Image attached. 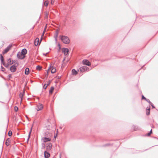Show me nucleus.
Returning <instances> with one entry per match:
<instances>
[{"mask_svg":"<svg viewBox=\"0 0 158 158\" xmlns=\"http://www.w3.org/2000/svg\"><path fill=\"white\" fill-rule=\"evenodd\" d=\"M60 39L63 43L65 44H68L70 42L69 38L67 36L60 35Z\"/></svg>","mask_w":158,"mask_h":158,"instance_id":"1","label":"nucleus"},{"mask_svg":"<svg viewBox=\"0 0 158 158\" xmlns=\"http://www.w3.org/2000/svg\"><path fill=\"white\" fill-rule=\"evenodd\" d=\"M89 70L88 67L86 66H84L81 67L79 69L78 71H80L81 72L83 73L85 71H89Z\"/></svg>","mask_w":158,"mask_h":158,"instance_id":"2","label":"nucleus"},{"mask_svg":"<svg viewBox=\"0 0 158 158\" xmlns=\"http://www.w3.org/2000/svg\"><path fill=\"white\" fill-rule=\"evenodd\" d=\"M82 63L83 65L89 66H90L91 64L90 62L87 59H84L82 61Z\"/></svg>","mask_w":158,"mask_h":158,"instance_id":"3","label":"nucleus"},{"mask_svg":"<svg viewBox=\"0 0 158 158\" xmlns=\"http://www.w3.org/2000/svg\"><path fill=\"white\" fill-rule=\"evenodd\" d=\"M17 56L18 59L21 60L23 59L26 57V56H23V54H21V52H18Z\"/></svg>","mask_w":158,"mask_h":158,"instance_id":"4","label":"nucleus"},{"mask_svg":"<svg viewBox=\"0 0 158 158\" xmlns=\"http://www.w3.org/2000/svg\"><path fill=\"white\" fill-rule=\"evenodd\" d=\"M46 149L47 151L50 150L52 149V144L51 143H46Z\"/></svg>","mask_w":158,"mask_h":158,"instance_id":"5","label":"nucleus"},{"mask_svg":"<svg viewBox=\"0 0 158 158\" xmlns=\"http://www.w3.org/2000/svg\"><path fill=\"white\" fill-rule=\"evenodd\" d=\"M42 39H41V40L40 41L39 38H36L34 41V44L35 46H37L38 45L40 44L41 43Z\"/></svg>","mask_w":158,"mask_h":158,"instance_id":"6","label":"nucleus"},{"mask_svg":"<svg viewBox=\"0 0 158 158\" xmlns=\"http://www.w3.org/2000/svg\"><path fill=\"white\" fill-rule=\"evenodd\" d=\"M50 69H51V72L52 73H55L56 71V69L54 67L52 66L51 64H50V66L49 68L48 69V71Z\"/></svg>","mask_w":158,"mask_h":158,"instance_id":"7","label":"nucleus"},{"mask_svg":"<svg viewBox=\"0 0 158 158\" xmlns=\"http://www.w3.org/2000/svg\"><path fill=\"white\" fill-rule=\"evenodd\" d=\"M44 135L45 137L50 138L52 136L51 132L50 131H46L44 132Z\"/></svg>","mask_w":158,"mask_h":158,"instance_id":"8","label":"nucleus"},{"mask_svg":"<svg viewBox=\"0 0 158 158\" xmlns=\"http://www.w3.org/2000/svg\"><path fill=\"white\" fill-rule=\"evenodd\" d=\"M62 52H63L64 55L66 56L68 54L69 52V49L67 48H63L62 50Z\"/></svg>","mask_w":158,"mask_h":158,"instance_id":"9","label":"nucleus"},{"mask_svg":"<svg viewBox=\"0 0 158 158\" xmlns=\"http://www.w3.org/2000/svg\"><path fill=\"white\" fill-rule=\"evenodd\" d=\"M42 140H43L44 143H45L50 141L51 139L50 138L44 137L42 138Z\"/></svg>","mask_w":158,"mask_h":158,"instance_id":"10","label":"nucleus"},{"mask_svg":"<svg viewBox=\"0 0 158 158\" xmlns=\"http://www.w3.org/2000/svg\"><path fill=\"white\" fill-rule=\"evenodd\" d=\"M16 69V67L14 65H12L10 68V70L12 72H15Z\"/></svg>","mask_w":158,"mask_h":158,"instance_id":"11","label":"nucleus"},{"mask_svg":"<svg viewBox=\"0 0 158 158\" xmlns=\"http://www.w3.org/2000/svg\"><path fill=\"white\" fill-rule=\"evenodd\" d=\"M50 154L47 151L44 152V157L45 158H48L50 156Z\"/></svg>","mask_w":158,"mask_h":158,"instance_id":"12","label":"nucleus"},{"mask_svg":"<svg viewBox=\"0 0 158 158\" xmlns=\"http://www.w3.org/2000/svg\"><path fill=\"white\" fill-rule=\"evenodd\" d=\"M39 105H38L37 106V108L36 109V110L37 111H39L42 110L43 107L42 104L39 103Z\"/></svg>","mask_w":158,"mask_h":158,"instance_id":"13","label":"nucleus"},{"mask_svg":"<svg viewBox=\"0 0 158 158\" xmlns=\"http://www.w3.org/2000/svg\"><path fill=\"white\" fill-rule=\"evenodd\" d=\"M25 93V91L24 90H23V93H20L19 94V97L21 98V102L23 100V96L24 95Z\"/></svg>","mask_w":158,"mask_h":158,"instance_id":"14","label":"nucleus"},{"mask_svg":"<svg viewBox=\"0 0 158 158\" xmlns=\"http://www.w3.org/2000/svg\"><path fill=\"white\" fill-rule=\"evenodd\" d=\"M21 53L23 54V56H26V54L27 53V51L26 48L23 49L22 50Z\"/></svg>","mask_w":158,"mask_h":158,"instance_id":"15","label":"nucleus"},{"mask_svg":"<svg viewBox=\"0 0 158 158\" xmlns=\"http://www.w3.org/2000/svg\"><path fill=\"white\" fill-rule=\"evenodd\" d=\"M47 24L46 25V26L45 27H44V30L43 31V33H42V35L41 36V39H42L44 37V34L45 32L46 31V29H47Z\"/></svg>","mask_w":158,"mask_h":158,"instance_id":"16","label":"nucleus"},{"mask_svg":"<svg viewBox=\"0 0 158 158\" xmlns=\"http://www.w3.org/2000/svg\"><path fill=\"white\" fill-rule=\"evenodd\" d=\"M72 74L73 75H76L77 73V72L75 69H73L72 70Z\"/></svg>","mask_w":158,"mask_h":158,"instance_id":"17","label":"nucleus"},{"mask_svg":"<svg viewBox=\"0 0 158 158\" xmlns=\"http://www.w3.org/2000/svg\"><path fill=\"white\" fill-rule=\"evenodd\" d=\"M25 74L28 75L29 73V69L28 68H27L25 69Z\"/></svg>","mask_w":158,"mask_h":158,"instance_id":"18","label":"nucleus"},{"mask_svg":"<svg viewBox=\"0 0 158 158\" xmlns=\"http://www.w3.org/2000/svg\"><path fill=\"white\" fill-rule=\"evenodd\" d=\"M32 126L31 127V128L30 129V131H29V132L28 137V138L27 139V142L28 141V140L30 137L31 134V133L32 130Z\"/></svg>","mask_w":158,"mask_h":158,"instance_id":"19","label":"nucleus"},{"mask_svg":"<svg viewBox=\"0 0 158 158\" xmlns=\"http://www.w3.org/2000/svg\"><path fill=\"white\" fill-rule=\"evenodd\" d=\"M132 128L133 129V131H135L137 130L138 129L139 127L137 126L133 125L132 127Z\"/></svg>","mask_w":158,"mask_h":158,"instance_id":"20","label":"nucleus"},{"mask_svg":"<svg viewBox=\"0 0 158 158\" xmlns=\"http://www.w3.org/2000/svg\"><path fill=\"white\" fill-rule=\"evenodd\" d=\"M147 102L152 106V108H155V106H154L152 103L150 101L149 99L148 100V101Z\"/></svg>","mask_w":158,"mask_h":158,"instance_id":"21","label":"nucleus"},{"mask_svg":"<svg viewBox=\"0 0 158 158\" xmlns=\"http://www.w3.org/2000/svg\"><path fill=\"white\" fill-rule=\"evenodd\" d=\"M10 141V139L9 138H8L6 139L5 143V144L6 146H8L9 145Z\"/></svg>","mask_w":158,"mask_h":158,"instance_id":"22","label":"nucleus"},{"mask_svg":"<svg viewBox=\"0 0 158 158\" xmlns=\"http://www.w3.org/2000/svg\"><path fill=\"white\" fill-rule=\"evenodd\" d=\"M54 87L52 86L51 87L50 90H49V93L50 94H52L53 93V90L54 89Z\"/></svg>","mask_w":158,"mask_h":158,"instance_id":"23","label":"nucleus"},{"mask_svg":"<svg viewBox=\"0 0 158 158\" xmlns=\"http://www.w3.org/2000/svg\"><path fill=\"white\" fill-rule=\"evenodd\" d=\"M7 64H9V65H11L13 64V63L11 62V58H9L8 59L7 61Z\"/></svg>","mask_w":158,"mask_h":158,"instance_id":"24","label":"nucleus"},{"mask_svg":"<svg viewBox=\"0 0 158 158\" xmlns=\"http://www.w3.org/2000/svg\"><path fill=\"white\" fill-rule=\"evenodd\" d=\"M51 129V126L50 125L48 124L45 127V129L46 130H50Z\"/></svg>","mask_w":158,"mask_h":158,"instance_id":"25","label":"nucleus"},{"mask_svg":"<svg viewBox=\"0 0 158 158\" xmlns=\"http://www.w3.org/2000/svg\"><path fill=\"white\" fill-rule=\"evenodd\" d=\"M9 51L7 49V48H5V49L2 52V53L4 54L7 53Z\"/></svg>","mask_w":158,"mask_h":158,"instance_id":"26","label":"nucleus"},{"mask_svg":"<svg viewBox=\"0 0 158 158\" xmlns=\"http://www.w3.org/2000/svg\"><path fill=\"white\" fill-rule=\"evenodd\" d=\"M58 33H59V32L58 31H56V33L55 34V35L54 36V38H56L58 36Z\"/></svg>","mask_w":158,"mask_h":158,"instance_id":"27","label":"nucleus"},{"mask_svg":"<svg viewBox=\"0 0 158 158\" xmlns=\"http://www.w3.org/2000/svg\"><path fill=\"white\" fill-rule=\"evenodd\" d=\"M12 47V44H10L9 45H8L7 47H6V48H7V49L9 51L11 48Z\"/></svg>","mask_w":158,"mask_h":158,"instance_id":"28","label":"nucleus"},{"mask_svg":"<svg viewBox=\"0 0 158 158\" xmlns=\"http://www.w3.org/2000/svg\"><path fill=\"white\" fill-rule=\"evenodd\" d=\"M110 145V143H107V144H104V145H103L102 146H99L98 147H107V146H109V145Z\"/></svg>","mask_w":158,"mask_h":158,"instance_id":"29","label":"nucleus"},{"mask_svg":"<svg viewBox=\"0 0 158 158\" xmlns=\"http://www.w3.org/2000/svg\"><path fill=\"white\" fill-rule=\"evenodd\" d=\"M142 100H145L147 101L148 100V99H147L143 94L142 95Z\"/></svg>","mask_w":158,"mask_h":158,"instance_id":"30","label":"nucleus"},{"mask_svg":"<svg viewBox=\"0 0 158 158\" xmlns=\"http://www.w3.org/2000/svg\"><path fill=\"white\" fill-rule=\"evenodd\" d=\"M44 5L45 6H47L48 4V1H46L44 2Z\"/></svg>","mask_w":158,"mask_h":158,"instance_id":"31","label":"nucleus"},{"mask_svg":"<svg viewBox=\"0 0 158 158\" xmlns=\"http://www.w3.org/2000/svg\"><path fill=\"white\" fill-rule=\"evenodd\" d=\"M0 60L1 62H2V60H4V59L2 54H0Z\"/></svg>","mask_w":158,"mask_h":158,"instance_id":"32","label":"nucleus"},{"mask_svg":"<svg viewBox=\"0 0 158 158\" xmlns=\"http://www.w3.org/2000/svg\"><path fill=\"white\" fill-rule=\"evenodd\" d=\"M45 18L46 19H48V16L49 13L47 11L45 12Z\"/></svg>","mask_w":158,"mask_h":158,"instance_id":"33","label":"nucleus"},{"mask_svg":"<svg viewBox=\"0 0 158 158\" xmlns=\"http://www.w3.org/2000/svg\"><path fill=\"white\" fill-rule=\"evenodd\" d=\"M51 82V81H49L48 83V84H46V85L45 86V88H44V89H46L47 88L48 86L50 84Z\"/></svg>","mask_w":158,"mask_h":158,"instance_id":"34","label":"nucleus"},{"mask_svg":"<svg viewBox=\"0 0 158 158\" xmlns=\"http://www.w3.org/2000/svg\"><path fill=\"white\" fill-rule=\"evenodd\" d=\"M42 67L40 65H38L36 66V69H37L40 70V69H41Z\"/></svg>","mask_w":158,"mask_h":158,"instance_id":"35","label":"nucleus"},{"mask_svg":"<svg viewBox=\"0 0 158 158\" xmlns=\"http://www.w3.org/2000/svg\"><path fill=\"white\" fill-rule=\"evenodd\" d=\"M12 132L10 130L8 132V135L9 136H10L12 135Z\"/></svg>","mask_w":158,"mask_h":158,"instance_id":"36","label":"nucleus"},{"mask_svg":"<svg viewBox=\"0 0 158 158\" xmlns=\"http://www.w3.org/2000/svg\"><path fill=\"white\" fill-rule=\"evenodd\" d=\"M12 63H13V64H17L18 65L19 64L18 63L17 61L15 60H14L13 61V62Z\"/></svg>","mask_w":158,"mask_h":158,"instance_id":"37","label":"nucleus"},{"mask_svg":"<svg viewBox=\"0 0 158 158\" xmlns=\"http://www.w3.org/2000/svg\"><path fill=\"white\" fill-rule=\"evenodd\" d=\"M58 47H59V50H58V51L59 52L60 51V50L61 49V48L60 45V44L59 43L58 44Z\"/></svg>","mask_w":158,"mask_h":158,"instance_id":"38","label":"nucleus"},{"mask_svg":"<svg viewBox=\"0 0 158 158\" xmlns=\"http://www.w3.org/2000/svg\"><path fill=\"white\" fill-rule=\"evenodd\" d=\"M1 65L3 64L4 66L6 65L5 63L4 60H2V62H1Z\"/></svg>","mask_w":158,"mask_h":158,"instance_id":"39","label":"nucleus"},{"mask_svg":"<svg viewBox=\"0 0 158 158\" xmlns=\"http://www.w3.org/2000/svg\"><path fill=\"white\" fill-rule=\"evenodd\" d=\"M42 148L43 149V148H45V144L44 143H42Z\"/></svg>","mask_w":158,"mask_h":158,"instance_id":"40","label":"nucleus"},{"mask_svg":"<svg viewBox=\"0 0 158 158\" xmlns=\"http://www.w3.org/2000/svg\"><path fill=\"white\" fill-rule=\"evenodd\" d=\"M14 110L15 111H17L18 110V108L17 106H15L14 107Z\"/></svg>","mask_w":158,"mask_h":158,"instance_id":"41","label":"nucleus"},{"mask_svg":"<svg viewBox=\"0 0 158 158\" xmlns=\"http://www.w3.org/2000/svg\"><path fill=\"white\" fill-rule=\"evenodd\" d=\"M150 114V111L146 110V114L147 115H148Z\"/></svg>","mask_w":158,"mask_h":158,"instance_id":"42","label":"nucleus"},{"mask_svg":"<svg viewBox=\"0 0 158 158\" xmlns=\"http://www.w3.org/2000/svg\"><path fill=\"white\" fill-rule=\"evenodd\" d=\"M1 69H2V71L3 72L5 70V69L2 65L1 66Z\"/></svg>","mask_w":158,"mask_h":158,"instance_id":"43","label":"nucleus"},{"mask_svg":"<svg viewBox=\"0 0 158 158\" xmlns=\"http://www.w3.org/2000/svg\"><path fill=\"white\" fill-rule=\"evenodd\" d=\"M151 134H149V132L147 134H146L145 135V136H150Z\"/></svg>","mask_w":158,"mask_h":158,"instance_id":"44","label":"nucleus"},{"mask_svg":"<svg viewBox=\"0 0 158 158\" xmlns=\"http://www.w3.org/2000/svg\"><path fill=\"white\" fill-rule=\"evenodd\" d=\"M150 107H147V109H146V110H147L148 111H150Z\"/></svg>","mask_w":158,"mask_h":158,"instance_id":"45","label":"nucleus"},{"mask_svg":"<svg viewBox=\"0 0 158 158\" xmlns=\"http://www.w3.org/2000/svg\"><path fill=\"white\" fill-rule=\"evenodd\" d=\"M10 65H9V64H6V65H5V66H4L5 67H6V68H7Z\"/></svg>","mask_w":158,"mask_h":158,"instance_id":"46","label":"nucleus"},{"mask_svg":"<svg viewBox=\"0 0 158 158\" xmlns=\"http://www.w3.org/2000/svg\"><path fill=\"white\" fill-rule=\"evenodd\" d=\"M48 53H49V52H47L46 53H43V55H44V56H47V54H48Z\"/></svg>","mask_w":158,"mask_h":158,"instance_id":"47","label":"nucleus"},{"mask_svg":"<svg viewBox=\"0 0 158 158\" xmlns=\"http://www.w3.org/2000/svg\"><path fill=\"white\" fill-rule=\"evenodd\" d=\"M57 132H58V130H57V131L56 133V135H54V138H56V137H57Z\"/></svg>","mask_w":158,"mask_h":158,"instance_id":"48","label":"nucleus"},{"mask_svg":"<svg viewBox=\"0 0 158 158\" xmlns=\"http://www.w3.org/2000/svg\"><path fill=\"white\" fill-rule=\"evenodd\" d=\"M149 134H151L152 133V129H151L150 131L149 132Z\"/></svg>","mask_w":158,"mask_h":158,"instance_id":"49","label":"nucleus"},{"mask_svg":"<svg viewBox=\"0 0 158 158\" xmlns=\"http://www.w3.org/2000/svg\"><path fill=\"white\" fill-rule=\"evenodd\" d=\"M54 2V0H51V3L52 4H53Z\"/></svg>","mask_w":158,"mask_h":158,"instance_id":"50","label":"nucleus"},{"mask_svg":"<svg viewBox=\"0 0 158 158\" xmlns=\"http://www.w3.org/2000/svg\"><path fill=\"white\" fill-rule=\"evenodd\" d=\"M8 77L9 78H12V77L11 75H8Z\"/></svg>","mask_w":158,"mask_h":158,"instance_id":"51","label":"nucleus"},{"mask_svg":"<svg viewBox=\"0 0 158 158\" xmlns=\"http://www.w3.org/2000/svg\"><path fill=\"white\" fill-rule=\"evenodd\" d=\"M46 84H45L44 85V86H43V88L44 89V88H45V87L46 86Z\"/></svg>","mask_w":158,"mask_h":158,"instance_id":"52","label":"nucleus"},{"mask_svg":"<svg viewBox=\"0 0 158 158\" xmlns=\"http://www.w3.org/2000/svg\"><path fill=\"white\" fill-rule=\"evenodd\" d=\"M48 76V72H47V73L46 74V76L47 77Z\"/></svg>","mask_w":158,"mask_h":158,"instance_id":"53","label":"nucleus"},{"mask_svg":"<svg viewBox=\"0 0 158 158\" xmlns=\"http://www.w3.org/2000/svg\"><path fill=\"white\" fill-rule=\"evenodd\" d=\"M65 60V57H64L63 60V62H64Z\"/></svg>","mask_w":158,"mask_h":158,"instance_id":"54","label":"nucleus"},{"mask_svg":"<svg viewBox=\"0 0 158 158\" xmlns=\"http://www.w3.org/2000/svg\"><path fill=\"white\" fill-rule=\"evenodd\" d=\"M55 39V40L56 41V42H57V38H54Z\"/></svg>","mask_w":158,"mask_h":158,"instance_id":"55","label":"nucleus"},{"mask_svg":"<svg viewBox=\"0 0 158 158\" xmlns=\"http://www.w3.org/2000/svg\"><path fill=\"white\" fill-rule=\"evenodd\" d=\"M154 138H155V139H158V138H157L156 137H153Z\"/></svg>","mask_w":158,"mask_h":158,"instance_id":"56","label":"nucleus"},{"mask_svg":"<svg viewBox=\"0 0 158 158\" xmlns=\"http://www.w3.org/2000/svg\"><path fill=\"white\" fill-rule=\"evenodd\" d=\"M49 119H48L47 120V122H49Z\"/></svg>","mask_w":158,"mask_h":158,"instance_id":"57","label":"nucleus"},{"mask_svg":"<svg viewBox=\"0 0 158 158\" xmlns=\"http://www.w3.org/2000/svg\"><path fill=\"white\" fill-rule=\"evenodd\" d=\"M61 154H60V158H61Z\"/></svg>","mask_w":158,"mask_h":158,"instance_id":"58","label":"nucleus"},{"mask_svg":"<svg viewBox=\"0 0 158 158\" xmlns=\"http://www.w3.org/2000/svg\"><path fill=\"white\" fill-rule=\"evenodd\" d=\"M0 102H1V103H4L3 102H1V101H0Z\"/></svg>","mask_w":158,"mask_h":158,"instance_id":"59","label":"nucleus"},{"mask_svg":"<svg viewBox=\"0 0 158 158\" xmlns=\"http://www.w3.org/2000/svg\"><path fill=\"white\" fill-rule=\"evenodd\" d=\"M34 27V26L32 27V29H33Z\"/></svg>","mask_w":158,"mask_h":158,"instance_id":"60","label":"nucleus"},{"mask_svg":"<svg viewBox=\"0 0 158 158\" xmlns=\"http://www.w3.org/2000/svg\"><path fill=\"white\" fill-rule=\"evenodd\" d=\"M26 118H28V117H27V116H26Z\"/></svg>","mask_w":158,"mask_h":158,"instance_id":"61","label":"nucleus"},{"mask_svg":"<svg viewBox=\"0 0 158 158\" xmlns=\"http://www.w3.org/2000/svg\"><path fill=\"white\" fill-rule=\"evenodd\" d=\"M30 99V98H27V100H29V99Z\"/></svg>","mask_w":158,"mask_h":158,"instance_id":"62","label":"nucleus"},{"mask_svg":"<svg viewBox=\"0 0 158 158\" xmlns=\"http://www.w3.org/2000/svg\"><path fill=\"white\" fill-rule=\"evenodd\" d=\"M30 104L31 105V102L30 103Z\"/></svg>","mask_w":158,"mask_h":158,"instance_id":"63","label":"nucleus"},{"mask_svg":"<svg viewBox=\"0 0 158 158\" xmlns=\"http://www.w3.org/2000/svg\"><path fill=\"white\" fill-rule=\"evenodd\" d=\"M60 129H62V127H60Z\"/></svg>","mask_w":158,"mask_h":158,"instance_id":"64","label":"nucleus"}]
</instances>
